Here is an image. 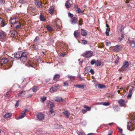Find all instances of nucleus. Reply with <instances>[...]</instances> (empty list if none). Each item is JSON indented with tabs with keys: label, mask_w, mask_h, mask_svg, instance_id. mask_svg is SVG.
Listing matches in <instances>:
<instances>
[{
	"label": "nucleus",
	"mask_w": 135,
	"mask_h": 135,
	"mask_svg": "<svg viewBox=\"0 0 135 135\" xmlns=\"http://www.w3.org/2000/svg\"><path fill=\"white\" fill-rule=\"evenodd\" d=\"M20 60L21 62H25L27 60V53L26 52H23L22 55L20 58Z\"/></svg>",
	"instance_id": "nucleus-1"
},
{
	"label": "nucleus",
	"mask_w": 135,
	"mask_h": 135,
	"mask_svg": "<svg viewBox=\"0 0 135 135\" xmlns=\"http://www.w3.org/2000/svg\"><path fill=\"white\" fill-rule=\"evenodd\" d=\"M93 55V52L92 51H86L85 53L84 57L87 58L90 57Z\"/></svg>",
	"instance_id": "nucleus-2"
},
{
	"label": "nucleus",
	"mask_w": 135,
	"mask_h": 135,
	"mask_svg": "<svg viewBox=\"0 0 135 135\" xmlns=\"http://www.w3.org/2000/svg\"><path fill=\"white\" fill-rule=\"evenodd\" d=\"M37 117L38 119L40 121L44 119L45 116L42 113H40L37 114Z\"/></svg>",
	"instance_id": "nucleus-3"
},
{
	"label": "nucleus",
	"mask_w": 135,
	"mask_h": 135,
	"mask_svg": "<svg viewBox=\"0 0 135 135\" xmlns=\"http://www.w3.org/2000/svg\"><path fill=\"white\" fill-rule=\"evenodd\" d=\"M23 52L21 51H18L15 54L14 56L17 59H20L22 55Z\"/></svg>",
	"instance_id": "nucleus-4"
},
{
	"label": "nucleus",
	"mask_w": 135,
	"mask_h": 135,
	"mask_svg": "<svg viewBox=\"0 0 135 135\" xmlns=\"http://www.w3.org/2000/svg\"><path fill=\"white\" fill-rule=\"evenodd\" d=\"M60 86L59 85H57L56 86H54L52 87L50 90V91L51 93H53L57 90Z\"/></svg>",
	"instance_id": "nucleus-5"
},
{
	"label": "nucleus",
	"mask_w": 135,
	"mask_h": 135,
	"mask_svg": "<svg viewBox=\"0 0 135 135\" xmlns=\"http://www.w3.org/2000/svg\"><path fill=\"white\" fill-rule=\"evenodd\" d=\"M66 77L69 79V81L71 82H73L75 80V77L74 76L68 75L66 76Z\"/></svg>",
	"instance_id": "nucleus-6"
},
{
	"label": "nucleus",
	"mask_w": 135,
	"mask_h": 135,
	"mask_svg": "<svg viewBox=\"0 0 135 135\" xmlns=\"http://www.w3.org/2000/svg\"><path fill=\"white\" fill-rule=\"evenodd\" d=\"M122 48V47L120 45H118L114 47L113 50L115 51H118L121 50Z\"/></svg>",
	"instance_id": "nucleus-7"
},
{
	"label": "nucleus",
	"mask_w": 135,
	"mask_h": 135,
	"mask_svg": "<svg viewBox=\"0 0 135 135\" xmlns=\"http://www.w3.org/2000/svg\"><path fill=\"white\" fill-rule=\"evenodd\" d=\"M8 61V60L6 58H3L1 59L0 61V63L3 66L4 64H6Z\"/></svg>",
	"instance_id": "nucleus-8"
},
{
	"label": "nucleus",
	"mask_w": 135,
	"mask_h": 135,
	"mask_svg": "<svg viewBox=\"0 0 135 135\" xmlns=\"http://www.w3.org/2000/svg\"><path fill=\"white\" fill-rule=\"evenodd\" d=\"M6 37L5 33L3 31H1L0 32V39H3Z\"/></svg>",
	"instance_id": "nucleus-9"
},
{
	"label": "nucleus",
	"mask_w": 135,
	"mask_h": 135,
	"mask_svg": "<svg viewBox=\"0 0 135 135\" xmlns=\"http://www.w3.org/2000/svg\"><path fill=\"white\" fill-rule=\"evenodd\" d=\"M129 63L127 61H126L124 62L123 64V66L121 67V69H126L129 66Z\"/></svg>",
	"instance_id": "nucleus-10"
},
{
	"label": "nucleus",
	"mask_w": 135,
	"mask_h": 135,
	"mask_svg": "<svg viewBox=\"0 0 135 135\" xmlns=\"http://www.w3.org/2000/svg\"><path fill=\"white\" fill-rule=\"evenodd\" d=\"M127 128L128 129L131 131L133 130L134 129V128L133 127L131 122L129 121L128 122L127 125Z\"/></svg>",
	"instance_id": "nucleus-11"
},
{
	"label": "nucleus",
	"mask_w": 135,
	"mask_h": 135,
	"mask_svg": "<svg viewBox=\"0 0 135 135\" xmlns=\"http://www.w3.org/2000/svg\"><path fill=\"white\" fill-rule=\"evenodd\" d=\"M118 102L121 107L124 106L125 104V101L123 99H121L119 100Z\"/></svg>",
	"instance_id": "nucleus-12"
},
{
	"label": "nucleus",
	"mask_w": 135,
	"mask_h": 135,
	"mask_svg": "<svg viewBox=\"0 0 135 135\" xmlns=\"http://www.w3.org/2000/svg\"><path fill=\"white\" fill-rule=\"evenodd\" d=\"M17 19L16 18H12L10 22L11 24L15 25L18 23V22L17 21Z\"/></svg>",
	"instance_id": "nucleus-13"
},
{
	"label": "nucleus",
	"mask_w": 135,
	"mask_h": 135,
	"mask_svg": "<svg viewBox=\"0 0 135 135\" xmlns=\"http://www.w3.org/2000/svg\"><path fill=\"white\" fill-rule=\"evenodd\" d=\"M26 96L27 98H29L31 97L32 95V94L31 92L29 90L26 91Z\"/></svg>",
	"instance_id": "nucleus-14"
},
{
	"label": "nucleus",
	"mask_w": 135,
	"mask_h": 135,
	"mask_svg": "<svg viewBox=\"0 0 135 135\" xmlns=\"http://www.w3.org/2000/svg\"><path fill=\"white\" fill-rule=\"evenodd\" d=\"M35 4L37 6V7L41 8L42 7L41 3L40 2V1H38L37 2L35 1Z\"/></svg>",
	"instance_id": "nucleus-15"
},
{
	"label": "nucleus",
	"mask_w": 135,
	"mask_h": 135,
	"mask_svg": "<svg viewBox=\"0 0 135 135\" xmlns=\"http://www.w3.org/2000/svg\"><path fill=\"white\" fill-rule=\"evenodd\" d=\"M78 21V19L75 17H73L71 20V23L72 24H75L77 23Z\"/></svg>",
	"instance_id": "nucleus-16"
},
{
	"label": "nucleus",
	"mask_w": 135,
	"mask_h": 135,
	"mask_svg": "<svg viewBox=\"0 0 135 135\" xmlns=\"http://www.w3.org/2000/svg\"><path fill=\"white\" fill-rule=\"evenodd\" d=\"M60 76V75L59 74H56L54 76L53 80L54 81H56Z\"/></svg>",
	"instance_id": "nucleus-17"
},
{
	"label": "nucleus",
	"mask_w": 135,
	"mask_h": 135,
	"mask_svg": "<svg viewBox=\"0 0 135 135\" xmlns=\"http://www.w3.org/2000/svg\"><path fill=\"white\" fill-rule=\"evenodd\" d=\"M81 33L83 36H85L87 35V31L84 29H81Z\"/></svg>",
	"instance_id": "nucleus-18"
},
{
	"label": "nucleus",
	"mask_w": 135,
	"mask_h": 135,
	"mask_svg": "<svg viewBox=\"0 0 135 135\" xmlns=\"http://www.w3.org/2000/svg\"><path fill=\"white\" fill-rule=\"evenodd\" d=\"M74 35L75 37L77 38L79 36L80 33L78 31H75L74 32Z\"/></svg>",
	"instance_id": "nucleus-19"
},
{
	"label": "nucleus",
	"mask_w": 135,
	"mask_h": 135,
	"mask_svg": "<svg viewBox=\"0 0 135 135\" xmlns=\"http://www.w3.org/2000/svg\"><path fill=\"white\" fill-rule=\"evenodd\" d=\"M63 113L67 118H69V115H70V113L67 110L63 112Z\"/></svg>",
	"instance_id": "nucleus-20"
},
{
	"label": "nucleus",
	"mask_w": 135,
	"mask_h": 135,
	"mask_svg": "<svg viewBox=\"0 0 135 135\" xmlns=\"http://www.w3.org/2000/svg\"><path fill=\"white\" fill-rule=\"evenodd\" d=\"M70 0H68L66 1L65 3V6L66 8H70L71 6V4L70 3Z\"/></svg>",
	"instance_id": "nucleus-21"
},
{
	"label": "nucleus",
	"mask_w": 135,
	"mask_h": 135,
	"mask_svg": "<svg viewBox=\"0 0 135 135\" xmlns=\"http://www.w3.org/2000/svg\"><path fill=\"white\" fill-rule=\"evenodd\" d=\"M26 91H22L18 94V96L21 97H23L26 95Z\"/></svg>",
	"instance_id": "nucleus-22"
},
{
	"label": "nucleus",
	"mask_w": 135,
	"mask_h": 135,
	"mask_svg": "<svg viewBox=\"0 0 135 135\" xmlns=\"http://www.w3.org/2000/svg\"><path fill=\"white\" fill-rule=\"evenodd\" d=\"M95 88H99L102 89L104 88L105 87L104 85H95Z\"/></svg>",
	"instance_id": "nucleus-23"
},
{
	"label": "nucleus",
	"mask_w": 135,
	"mask_h": 135,
	"mask_svg": "<svg viewBox=\"0 0 135 135\" xmlns=\"http://www.w3.org/2000/svg\"><path fill=\"white\" fill-rule=\"evenodd\" d=\"M39 89V86H34L32 89V91L33 92H36Z\"/></svg>",
	"instance_id": "nucleus-24"
},
{
	"label": "nucleus",
	"mask_w": 135,
	"mask_h": 135,
	"mask_svg": "<svg viewBox=\"0 0 135 135\" xmlns=\"http://www.w3.org/2000/svg\"><path fill=\"white\" fill-rule=\"evenodd\" d=\"M49 113L51 116H54L55 115V113L53 111V108H50Z\"/></svg>",
	"instance_id": "nucleus-25"
},
{
	"label": "nucleus",
	"mask_w": 135,
	"mask_h": 135,
	"mask_svg": "<svg viewBox=\"0 0 135 135\" xmlns=\"http://www.w3.org/2000/svg\"><path fill=\"white\" fill-rule=\"evenodd\" d=\"M12 114L10 113H6L4 115V117L5 118H10Z\"/></svg>",
	"instance_id": "nucleus-26"
},
{
	"label": "nucleus",
	"mask_w": 135,
	"mask_h": 135,
	"mask_svg": "<svg viewBox=\"0 0 135 135\" xmlns=\"http://www.w3.org/2000/svg\"><path fill=\"white\" fill-rule=\"evenodd\" d=\"M55 100L57 102H60L62 101V98L61 97H57L55 98Z\"/></svg>",
	"instance_id": "nucleus-27"
},
{
	"label": "nucleus",
	"mask_w": 135,
	"mask_h": 135,
	"mask_svg": "<svg viewBox=\"0 0 135 135\" xmlns=\"http://www.w3.org/2000/svg\"><path fill=\"white\" fill-rule=\"evenodd\" d=\"M126 3H127L126 6L127 8L128 9H130L131 8V4L128 1H126Z\"/></svg>",
	"instance_id": "nucleus-28"
},
{
	"label": "nucleus",
	"mask_w": 135,
	"mask_h": 135,
	"mask_svg": "<svg viewBox=\"0 0 135 135\" xmlns=\"http://www.w3.org/2000/svg\"><path fill=\"white\" fill-rule=\"evenodd\" d=\"M74 87L78 88L83 89L84 87V85H75L74 86Z\"/></svg>",
	"instance_id": "nucleus-29"
},
{
	"label": "nucleus",
	"mask_w": 135,
	"mask_h": 135,
	"mask_svg": "<svg viewBox=\"0 0 135 135\" xmlns=\"http://www.w3.org/2000/svg\"><path fill=\"white\" fill-rule=\"evenodd\" d=\"M54 128L55 129H59L62 128V126L61 125L55 124L54 126Z\"/></svg>",
	"instance_id": "nucleus-30"
},
{
	"label": "nucleus",
	"mask_w": 135,
	"mask_h": 135,
	"mask_svg": "<svg viewBox=\"0 0 135 135\" xmlns=\"http://www.w3.org/2000/svg\"><path fill=\"white\" fill-rule=\"evenodd\" d=\"M54 7L52 6L49 8V12L51 14H52L53 13Z\"/></svg>",
	"instance_id": "nucleus-31"
},
{
	"label": "nucleus",
	"mask_w": 135,
	"mask_h": 135,
	"mask_svg": "<svg viewBox=\"0 0 135 135\" xmlns=\"http://www.w3.org/2000/svg\"><path fill=\"white\" fill-rule=\"evenodd\" d=\"M95 64L97 66H100L101 64V62L99 60H97L96 61Z\"/></svg>",
	"instance_id": "nucleus-32"
},
{
	"label": "nucleus",
	"mask_w": 135,
	"mask_h": 135,
	"mask_svg": "<svg viewBox=\"0 0 135 135\" xmlns=\"http://www.w3.org/2000/svg\"><path fill=\"white\" fill-rule=\"evenodd\" d=\"M40 21H45V19L44 18V16L42 15L41 14L40 15Z\"/></svg>",
	"instance_id": "nucleus-33"
},
{
	"label": "nucleus",
	"mask_w": 135,
	"mask_h": 135,
	"mask_svg": "<svg viewBox=\"0 0 135 135\" xmlns=\"http://www.w3.org/2000/svg\"><path fill=\"white\" fill-rule=\"evenodd\" d=\"M11 90H10L9 91H7L5 95L6 97L8 98L10 96V94L11 92Z\"/></svg>",
	"instance_id": "nucleus-34"
},
{
	"label": "nucleus",
	"mask_w": 135,
	"mask_h": 135,
	"mask_svg": "<svg viewBox=\"0 0 135 135\" xmlns=\"http://www.w3.org/2000/svg\"><path fill=\"white\" fill-rule=\"evenodd\" d=\"M131 46L133 48L135 47V41H133L130 42Z\"/></svg>",
	"instance_id": "nucleus-35"
},
{
	"label": "nucleus",
	"mask_w": 135,
	"mask_h": 135,
	"mask_svg": "<svg viewBox=\"0 0 135 135\" xmlns=\"http://www.w3.org/2000/svg\"><path fill=\"white\" fill-rule=\"evenodd\" d=\"M84 107L86 109V111H89L91 110V107H88L86 105H84Z\"/></svg>",
	"instance_id": "nucleus-36"
},
{
	"label": "nucleus",
	"mask_w": 135,
	"mask_h": 135,
	"mask_svg": "<svg viewBox=\"0 0 135 135\" xmlns=\"http://www.w3.org/2000/svg\"><path fill=\"white\" fill-rule=\"evenodd\" d=\"M25 116V115L24 114H22V115H20L17 118V119H22Z\"/></svg>",
	"instance_id": "nucleus-37"
},
{
	"label": "nucleus",
	"mask_w": 135,
	"mask_h": 135,
	"mask_svg": "<svg viewBox=\"0 0 135 135\" xmlns=\"http://www.w3.org/2000/svg\"><path fill=\"white\" fill-rule=\"evenodd\" d=\"M11 34H13L15 36H16L17 35V32L15 31H11Z\"/></svg>",
	"instance_id": "nucleus-38"
},
{
	"label": "nucleus",
	"mask_w": 135,
	"mask_h": 135,
	"mask_svg": "<svg viewBox=\"0 0 135 135\" xmlns=\"http://www.w3.org/2000/svg\"><path fill=\"white\" fill-rule=\"evenodd\" d=\"M124 37V34H122L121 36V38H119V40L120 41H121L123 39Z\"/></svg>",
	"instance_id": "nucleus-39"
},
{
	"label": "nucleus",
	"mask_w": 135,
	"mask_h": 135,
	"mask_svg": "<svg viewBox=\"0 0 135 135\" xmlns=\"http://www.w3.org/2000/svg\"><path fill=\"white\" fill-rule=\"evenodd\" d=\"M18 23V25H16L15 26L14 28L16 29L19 28L21 27V26L20 24L18 22V23Z\"/></svg>",
	"instance_id": "nucleus-40"
},
{
	"label": "nucleus",
	"mask_w": 135,
	"mask_h": 135,
	"mask_svg": "<svg viewBox=\"0 0 135 135\" xmlns=\"http://www.w3.org/2000/svg\"><path fill=\"white\" fill-rule=\"evenodd\" d=\"M113 109L115 111H118L119 109V108L118 106L115 105L113 108Z\"/></svg>",
	"instance_id": "nucleus-41"
},
{
	"label": "nucleus",
	"mask_w": 135,
	"mask_h": 135,
	"mask_svg": "<svg viewBox=\"0 0 135 135\" xmlns=\"http://www.w3.org/2000/svg\"><path fill=\"white\" fill-rule=\"evenodd\" d=\"M46 28L48 31H51L53 30L52 28L50 26L48 25Z\"/></svg>",
	"instance_id": "nucleus-42"
},
{
	"label": "nucleus",
	"mask_w": 135,
	"mask_h": 135,
	"mask_svg": "<svg viewBox=\"0 0 135 135\" xmlns=\"http://www.w3.org/2000/svg\"><path fill=\"white\" fill-rule=\"evenodd\" d=\"M27 10L28 11H29L32 12L33 10V8L32 7H29L27 8Z\"/></svg>",
	"instance_id": "nucleus-43"
},
{
	"label": "nucleus",
	"mask_w": 135,
	"mask_h": 135,
	"mask_svg": "<svg viewBox=\"0 0 135 135\" xmlns=\"http://www.w3.org/2000/svg\"><path fill=\"white\" fill-rule=\"evenodd\" d=\"M76 12L78 13H83V11H81L80 8H78L76 10Z\"/></svg>",
	"instance_id": "nucleus-44"
},
{
	"label": "nucleus",
	"mask_w": 135,
	"mask_h": 135,
	"mask_svg": "<svg viewBox=\"0 0 135 135\" xmlns=\"http://www.w3.org/2000/svg\"><path fill=\"white\" fill-rule=\"evenodd\" d=\"M41 101L42 102H44L46 99V97H44L41 98Z\"/></svg>",
	"instance_id": "nucleus-45"
},
{
	"label": "nucleus",
	"mask_w": 135,
	"mask_h": 135,
	"mask_svg": "<svg viewBox=\"0 0 135 135\" xmlns=\"http://www.w3.org/2000/svg\"><path fill=\"white\" fill-rule=\"evenodd\" d=\"M110 105V103L108 102H103V105L105 106H108Z\"/></svg>",
	"instance_id": "nucleus-46"
},
{
	"label": "nucleus",
	"mask_w": 135,
	"mask_h": 135,
	"mask_svg": "<svg viewBox=\"0 0 135 135\" xmlns=\"http://www.w3.org/2000/svg\"><path fill=\"white\" fill-rule=\"evenodd\" d=\"M81 43L82 44H83L84 45L86 44L87 43V41L86 40H81Z\"/></svg>",
	"instance_id": "nucleus-47"
},
{
	"label": "nucleus",
	"mask_w": 135,
	"mask_h": 135,
	"mask_svg": "<svg viewBox=\"0 0 135 135\" xmlns=\"http://www.w3.org/2000/svg\"><path fill=\"white\" fill-rule=\"evenodd\" d=\"M96 61L94 59L92 60L91 61V65H93L95 64Z\"/></svg>",
	"instance_id": "nucleus-48"
},
{
	"label": "nucleus",
	"mask_w": 135,
	"mask_h": 135,
	"mask_svg": "<svg viewBox=\"0 0 135 135\" xmlns=\"http://www.w3.org/2000/svg\"><path fill=\"white\" fill-rule=\"evenodd\" d=\"M55 27L58 29H60L61 28V27H62V25L61 26V27L59 25L56 23V25Z\"/></svg>",
	"instance_id": "nucleus-49"
},
{
	"label": "nucleus",
	"mask_w": 135,
	"mask_h": 135,
	"mask_svg": "<svg viewBox=\"0 0 135 135\" xmlns=\"http://www.w3.org/2000/svg\"><path fill=\"white\" fill-rule=\"evenodd\" d=\"M68 15L69 17L70 18H72L74 16L73 14L71 13L70 12H69L68 13Z\"/></svg>",
	"instance_id": "nucleus-50"
},
{
	"label": "nucleus",
	"mask_w": 135,
	"mask_h": 135,
	"mask_svg": "<svg viewBox=\"0 0 135 135\" xmlns=\"http://www.w3.org/2000/svg\"><path fill=\"white\" fill-rule=\"evenodd\" d=\"M132 93H129L127 96V98L129 99L132 96Z\"/></svg>",
	"instance_id": "nucleus-51"
},
{
	"label": "nucleus",
	"mask_w": 135,
	"mask_h": 135,
	"mask_svg": "<svg viewBox=\"0 0 135 135\" xmlns=\"http://www.w3.org/2000/svg\"><path fill=\"white\" fill-rule=\"evenodd\" d=\"M19 102V100H18L17 102L16 103V104H15V108H17L18 106Z\"/></svg>",
	"instance_id": "nucleus-52"
},
{
	"label": "nucleus",
	"mask_w": 135,
	"mask_h": 135,
	"mask_svg": "<svg viewBox=\"0 0 135 135\" xmlns=\"http://www.w3.org/2000/svg\"><path fill=\"white\" fill-rule=\"evenodd\" d=\"M1 25L2 27H4L5 26L6 24H5V23L3 22V21L1 22Z\"/></svg>",
	"instance_id": "nucleus-53"
},
{
	"label": "nucleus",
	"mask_w": 135,
	"mask_h": 135,
	"mask_svg": "<svg viewBox=\"0 0 135 135\" xmlns=\"http://www.w3.org/2000/svg\"><path fill=\"white\" fill-rule=\"evenodd\" d=\"M119 59L118 58L116 59V60L115 61L114 63L115 65H117L118 64L119 62Z\"/></svg>",
	"instance_id": "nucleus-54"
},
{
	"label": "nucleus",
	"mask_w": 135,
	"mask_h": 135,
	"mask_svg": "<svg viewBox=\"0 0 135 135\" xmlns=\"http://www.w3.org/2000/svg\"><path fill=\"white\" fill-rule=\"evenodd\" d=\"M77 133L78 135H85V134L84 133L80 132H78Z\"/></svg>",
	"instance_id": "nucleus-55"
},
{
	"label": "nucleus",
	"mask_w": 135,
	"mask_h": 135,
	"mask_svg": "<svg viewBox=\"0 0 135 135\" xmlns=\"http://www.w3.org/2000/svg\"><path fill=\"white\" fill-rule=\"evenodd\" d=\"M5 1L4 0H0V4H2L4 3Z\"/></svg>",
	"instance_id": "nucleus-56"
},
{
	"label": "nucleus",
	"mask_w": 135,
	"mask_h": 135,
	"mask_svg": "<svg viewBox=\"0 0 135 135\" xmlns=\"http://www.w3.org/2000/svg\"><path fill=\"white\" fill-rule=\"evenodd\" d=\"M90 71L92 74H93L94 73V71L93 69H91L90 70Z\"/></svg>",
	"instance_id": "nucleus-57"
},
{
	"label": "nucleus",
	"mask_w": 135,
	"mask_h": 135,
	"mask_svg": "<svg viewBox=\"0 0 135 135\" xmlns=\"http://www.w3.org/2000/svg\"><path fill=\"white\" fill-rule=\"evenodd\" d=\"M108 28H107L106 29V32H105V33H106V35L107 36H108L109 35V32L108 31H107V30H108Z\"/></svg>",
	"instance_id": "nucleus-58"
},
{
	"label": "nucleus",
	"mask_w": 135,
	"mask_h": 135,
	"mask_svg": "<svg viewBox=\"0 0 135 135\" xmlns=\"http://www.w3.org/2000/svg\"><path fill=\"white\" fill-rule=\"evenodd\" d=\"M27 111V110L25 109L22 112V113H21V114H24V115H25Z\"/></svg>",
	"instance_id": "nucleus-59"
},
{
	"label": "nucleus",
	"mask_w": 135,
	"mask_h": 135,
	"mask_svg": "<svg viewBox=\"0 0 135 135\" xmlns=\"http://www.w3.org/2000/svg\"><path fill=\"white\" fill-rule=\"evenodd\" d=\"M74 8L76 10L78 8V5H74Z\"/></svg>",
	"instance_id": "nucleus-60"
},
{
	"label": "nucleus",
	"mask_w": 135,
	"mask_h": 135,
	"mask_svg": "<svg viewBox=\"0 0 135 135\" xmlns=\"http://www.w3.org/2000/svg\"><path fill=\"white\" fill-rule=\"evenodd\" d=\"M133 90V87L130 89L129 90V93H132V91Z\"/></svg>",
	"instance_id": "nucleus-61"
},
{
	"label": "nucleus",
	"mask_w": 135,
	"mask_h": 135,
	"mask_svg": "<svg viewBox=\"0 0 135 135\" xmlns=\"http://www.w3.org/2000/svg\"><path fill=\"white\" fill-rule=\"evenodd\" d=\"M38 39H39L38 37L37 36L36 37L34 40V41L36 42L37 41Z\"/></svg>",
	"instance_id": "nucleus-62"
},
{
	"label": "nucleus",
	"mask_w": 135,
	"mask_h": 135,
	"mask_svg": "<svg viewBox=\"0 0 135 135\" xmlns=\"http://www.w3.org/2000/svg\"><path fill=\"white\" fill-rule=\"evenodd\" d=\"M82 112L83 113H85L86 112V110L85 109H83L81 110Z\"/></svg>",
	"instance_id": "nucleus-63"
},
{
	"label": "nucleus",
	"mask_w": 135,
	"mask_h": 135,
	"mask_svg": "<svg viewBox=\"0 0 135 135\" xmlns=\"http://www.w3.org/2000/svg\"><path fill=\"white\" fill-rule=\"evenodd\" d=\"M112 132L111 130H110L109 132V133L107 135H112Z\"/></svg>",
	"instance_id": "nucleus-64"
}]
</instances>
